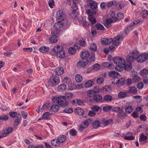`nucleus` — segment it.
<instances>
[{
    "mask_svg": "<svg viewBox=\"0 0 148 148\" xmlns=\"http://www.w3.org/2000/svg\"><path fill=\"white\" fill-rule=\"evenodd\" d=\"M66 88V86L64 84L60 85L58 87V89L60 91H63Z\"/></svg>",
    "mask_w": 148,
    "mask_h": 148,
    "instance_id": "35",
    "label": "nucleus"
},
{
    "mask_svg": "<svg viewBox=\"0 0 148 148\" xmlns=\"http://www.w3.org/2000/svg\"><path fill=\"white\" fill-rule=\"evenodd\" d=\"M104 99L106 101L110 102L112 100V97L110 95H106L104 97Z\"/></svg>",
    "mask_w": 148,
    "mask_h": 148,
    "instance_id": "45",
    "label": "nucleus"
},
{
    "mask_svg": "<svg viewBox=\"0 0 148 148\" xmlns=\"http://www.w3.org/2000/svg\"><path fill=\"white\" fill-rule=\"evenodd\" d=\"M64 72V70L62 67H58L56 69V74L58 75H62Z\"/></svg>",
    "mask_w": 148,
    "mask_h": 148,
    "instance_id": "21",
    "label": "nucleus"
},
{
    "mask_svg": "<svg viewBox=\"0 0 148 148\" xmlns=\"http://www.w3.org/2000/svg\"><path fill=\"white\" fill-rule=\"evenodd\" d=\"M59 52V53L58 52L57 55V56L59 58H62L65 56V52L64 50H62V51H61Z\"/></svg>",
    "mask_w": 148,
    "mask_h": 148,
    "instance_id": "38",
    "label": "nucleus"
},
{
    "mask_svg": "<svg viewBox=\"0 0 148 148\" xmlns=\"http://www.w3.org/2000/svg\"><path fill=\"white\" fill-rule=\"evenodd\" d=\"M51 42L53 43H55L58 41L57 36L55 35H52L50 38Z\"/></svg>",
    "mask_w": 148,
    "mask_h": 148,
    "instance_id": "34",
    "label": "nucleus"
},
{
    "mask_svg": "<svg viewBox=\"0 0 148 148\" xmlns=\"http://www.w3.org/2000/svg\"><path fill=\"white\" fill-rule=\"evenodd\" d=\"M126 5L125 3H119L117 8L118 10H120L123 8Z\"/></svg>",
    "mask_w": 148,
    "mask_h": 148,
    "instance_id": "54",
    "label": "nucleus"
},
{
    "mask_svg": "<svg viewBox=\"0 0 148 148\" xmlns=\"http://www.w3.org/2000/svg\"><path fill=\"white\" fill-rule=\"evenodd\" d=\"M113 122V121L112 119H110L107 120L103 119L102 121L103 124L106 126L112 124Z\"/></svg>",
    "mask_w": 148,
    "mask_h": 148,
    "instance_id": "23",
    "label": "nucleus"
},
{
    "mask_svg": "<svg viewBox=\"0 0 148 148\" xmlns=\"http://www.w3.org/2000/svg\"><path fill=\"white\" fill-rule=\"evenodd\" d=\"M126 92L124 91H121L119 93L118 96L120 98L125 97L127 95Z\"/></svg>",
    "mask_w": 148,
    "mask_h": 148,
    "instance_id": "37",
    "label": "nucleus"
},
{
    "mask_svg": "<svg viewBox=\"0 0 148 148\" xmlns=\"http://www.w3.org/2000/svg\"><path fill=\"white\" fill-rule=\"evenodd\" d=\"M102 99V97L101 95H95L93 97V100L97 102L101 101Z\"/></svg>",
    "mask_w": 148,
    "mask_h": 148,
    "instance_id": "24",
    "label": "nucleus"
},
{
    "mask_svg": "<svg viewBox=\"0 0 148 148\" xmlns=\"http://www.w3.org/2000/svg\"><path fill=\"white\" fill-rule=\"evenodd\" d=\"M86 13L88 14V15H92L95 14H96V12L90 9L88 10L86 12Z\"/></svg>",
    "mask_w": 148,
    "mask_h": 148,
    "instance_id": "50",
    "label": "nucleus"
},
{
    "mask_svg": "<svg viewBox=\"0 0 148 148\" xmlns=\"http://www.w3.org/2000/svg\"><path fill=\"white\" fill-rule=\"evenodd\" d=\"M75 47H71L69 49L68 52L69 54L73 55L75 53Z\"/></svg>",
    "mask_w": 148,
    "mask_h": 148,
    "instance_id": "49",
    "label": "nucleus"
},
{
    "mask_svg": "<svg viewBox=\"0 0 148 148\" xmlns=\"http://www.w3.org/2000/svg\"><path fill=\"white\" fill-rule=\"evenodd\" d=\"M138 53V52L135 50L132 51V52H130V54H131L132 56L135 57L136 58Z\"/></svg>",
    "mask_w": 148,
    "mask_h": 148,
    "instance_id": "59",
    "label": "nucleus"
},
{
    "mask_svg": "<svg viewBox=\"0 0 148 148\" xmlns=\"http://www.w3.org/2000/svg\"><path fill=\"white\" fill-rule=\"evenodd\" d=\"M87 5L90 6L92 9H96L97 7V3L92 0H87L86 1Z\"/></svg>",
    "mask_w": 148,
    "mask_h": 148,
    "instance_id": "10",
    "label": "nucleus"
},
{
    "mask_svg": "<svg viewBox=\"0 0 148 148\" xmlns=\"http://www.w3.org/2000/svg\"><path fill=\"white\" fill-rule=\"evenodd\" d=\"M103 92H109L111 90V88L109 86H106L102 88Z\"/></svg>",
    "mask_w": 148,
    "mask_h": 148,
    "instance_id": "43",
    "label": "nucleus"
},
{
    "mask_svg": "<svg viewBox=\"0 0 148 148\" xmlns=\"http://www.w3.org/2000/svg\"><path fill=\"white\" fill-rule=\"evenodd\" d=\"M96 27L98 29L100 30H103L104 29L103 26L102 25L99 23H97L96 24Z\"/></svg>",
    "mask_w": 148,
    "mask_h": 148,
    "instance_id": "57",
    "label": "nucleus"
},
{
    "mask_svg": "<svg viewBox=\"0 0 148 148\" xmlns=\"http://www.w3.org/2000/svg\"><path fill=\"white\" fill-rule=\"evenodd\" d=\"M56 18L57 20H61L62 21L66 19L62 11L60 10L57 12L56 14Z\"/></svg>",
    "mask_w": 148,
    "mask_h": 148,
    "instance_id": "9",
    "label": "nucleus"
},
{
    "mask_svg": "<svg viewBox=\"0 0 148 148\" xmlns=\"http://www.w3.org/2000/svg\"><path fill=\"white\" fill-rule=\"evenodd\" d=\"M85 60H83L80 61L77 63V66L78 67L80 68L81 67H83L85 66L88 63V62H85Z\"/></svg>",
    "mask_w": 148,
    "mask_h": 148,
    "instance_id": "28",
    "label": "nucleus"
},
{
    "mask_svg": "<svg viewBox=\"0 0 148 148\" xmlns=\"http://www.w3.org/2000/svg\"><path fill=\"white\" fill-rule=\"evenodd\" d=\"M101 123L98 120H95L92 123V125L95 129H97L99 127Z\"/></svg>",
    "mask_w": 148,
    "mask_h": 148,
    "instance_id": "29",
    "label": "nucleus"
},
{
    "mask_svg": "<svg viewBox=\"0 0 148 148\" xmlns=\"http://www.w3.org/2000/svg\"><path fill=\"white\" fill-rule=\"evenodd\" d=\"M75 112L79 115H82L84 114V111L83 109L81 108L78 107L75 109Z\"/></svg>",
    "mask_w": 148,
    "mask_h": 148,
    "instance_id": "16",
    "label": "nucleus"
},
{
    "mask_svg": "<svg viewBox=\"0 0 148 148\" xmlns=\"http://www.w3.org/2000/svg\"><path fill=\"white\" fill-rule=\"evenodd\" d=\"M75 79L76 81L78 83L80 82L82 80V76L79 74L76 75Z\"/></svg>",
    "mask_w": 148,
    "mask_h": 148,
    "instance_id": "40",
    "label": "nucleus"
},
{
    "mask_svg": "<svg viewBox=\"0 0 148 148\" xmlns=\"http://www.w3.org/2000/svg\"><path fill=\"white\" fill-rule=\"evenodd\" d=\"M89 48L90 50L93 51H96L97 49L96 45L94 43L91 44Z\"/></svg>",
    "mask_w": 148,
    "mask_h": 148,
    "instance_id": "36",
    "label": "nucleus"
},
{
    "mask_svg": "<svg viewBox=\"0 0 148 148\" xmlns=\"http://www.w3.org/2000/svg\"><path fill=\"white\" fill-rule=\"evenodd\" d=\"M49 48L48 47L42 46L39 49V51L41 52L44 53L48 52L49 50Z\"/></svg>",
    "mask_w": 148,
    "mask_h": 148,
    "instance_id": "30",
    "label": "nucleus"
},
{
    "mask_svg": "<svg viewBox=\"0 0 148 148\" xmlns=\"http://www.w3.org/2000/svg\"><path fill=\"white\" fill-rule=\"evenodd\" d=\"M123 67L125 70L127 71H130L132 69V66L131 62H127L126 64L125 63L124 64Z\"/></svg>",
    "mask_w": 148,
    "mask_h": 148,
    "instance_id": "14",
    "label": "nucleus"
},
{
    "mask_svg": "<svg viewBox=\"0 0 148 148\" xmlns=\"http://www.w3.org/2000/svg\"><path fill=\"white\" fill-rule=\"evenodd\" d=\"M148 73V71L146 69H143L140 71V74L141 76H145Z\"/></svg>",
    "mask_w": 148,
    "mask_h": 148,
    "instance_id": "48",
    "label": "nucleus"
},
{
    "mask_svg": "<svg viewBox=\"0 0 148 148\" xmlns=\"http://www.w3.org/2000/svg\"><path fill=\"white\" fill-rule=\"evenodd\" d=\"M113 40V39L112 38H104L102 40V42L103 44L109 45L110 44Z\"/></svg>",
    "mask_w": 148,
    "mask_h": 148,
    "instance_id": "22",
    "label": "nucleus"
},
{
    "mask_svg": "<svg viewBox=\"0 0 148 148\" xmlns=\"http://www.w3.org/2000/svg\"><path fill=\"white\" fill-rule=\"evenodd\" d=\"M21 122L20 119H16L14 122V126L17 127L18 126Z\"/></svg>",
    "mask_w": 148,
    "mask_h": 148,
    "instance_id": "60",
    "label": "nucleus"
},
{
    "mask_svg": "<svg viewBox=\"0 0 148 148\" xmlns=\"http://www.w3.org/2000/svg\"><path fill=\"white\" fill-rule=\"evenodd\" d=\"M60 106L57 104L53 105L50 108V110L51 111L56 112H58L60 109Z\"/></svg>",
    "mask_w": 148,
    "mask_h": 148,
    "instance_id": "19",
    "label": "nucleus"
},
{
    "mask_svg": "<svg viewBox=\"0 0 148 148\" xmlns=\"http://www.w3.org/2000/svg\"><path fill=\"white\" fill-rule=\"evenodd\" d=\"M123 67V65H120L119 64H117L115 67V69L116 70L120 71L122 70Z\"/></svg>",
    "mask_w": 148,
    "mask_h": 148,
    "instance_id": "46",
    "label": "nucleus"
},
{
    "mask_svg": "<svg viewBox=\"0 0 148 148\" xmlns=\"http://www.w3.org/2000/svg\"><path fill=\"white\" fill-rule=\"evenodd\" d=\"M100 107L96 105H94L92 108V110L93 112H97L99 110Z\"/></svg>",
    "mask_w": 148,
    "mask_h": 148,
    "instance_id": "51",
    "label": "nucleus"
},
{
    "mask_svg": "<svg viewBox=\"0 0 148 148\" xmlns=\"http://www.w3.org/2000/svg\"><path fill=\"white\" fill-rule=\"evenodd\" d=\"M132 79L134 82H137L140 81V77L137 75L132 78Z\"/></svg>",
    "mask_w": 148,
    "mask_h": 148,
    "instance_id": "61",
    "label": "nucleus"
},
{
    "mask_svg": "<svg viewBox=\"0 0 148 148\" xmlns=\"http://www.w3.org/2000/svg\"><path fill=\"white\" fill-rule=\"evenodd\" d=\"M69 89L71 90L75 89L76 88V85L75 84H69Z\"/></svg>",
    "mask_w": 148,
    "mask_h": 148,
    "instance_id": "63",
    "label": "nucleus"
},
{
    "mask_svg": "<svg viewBox=\"0 0 148 148\" xmlns=\"http://www.w3.org/2000/svg\"><path fill=\"white\" fill-rule=\"evenodd\" d=\"M116 82L114 83V82H112V84H117L120 86L123 85L125 82V80L124 78H121L120 79H117L116 80Z\"/></svg>",
    "mask_w": 148,
    "mask_h": 148,
    "instance_id": "15",
    "label": "nucleus"
},
{
    "mask_svg": "<svg viewBox=\"0 0 148 148\" xmlns=\"http://www.w3.org/2000/svg\"><path fill=\"white\" fill-rule=\"evenodd\" d=\"M77 131L73 129H72L70 130L69 133L70 135L73 136H75L77 134Z\"/></svg>",
    "mask_w": 148,
    "mask_h": 148,
    "instance_id": "53",
    "label": "nucleus"
},
{
    "mask_svg": "<svg viewBox=\"0 0 148 148\" xmlns=\"http://www.w3.org/2000/svg\"><path fill=\"white\" fill-rule=\"evenodd\" d=\"M113 20L112 19L108 18L106 19V21L104 23L105 26L108 28H109L111 26V23L113 22Z\"/></svg>",
    "mask_w": 148,
    "mask_h": 148,
    "instance_id": "17",
    "label": "nucleus"
},
{
    "mask_svg": "<svg viewBox=\"0 0 148 148\" xmlns=\"http://www.w3.org/2000/svg\"><path fill=\"white\" fill-rule=\"evenodd\" d=\"M93 82L91 80L87 81L84 84V86L86 88H88L92 87L93 85Z\"/></svg>",
    "mask_w": 148,
    "mask_h": 148,
    "instance_id": "25",
    "label": "nucleus"
},
{
    "mask_svg": "<svg viewBox=\"0 0 148 148\" xmlns=\"http://www.w3.org/2000/svg\"><path fill=\"white\" fill-rule=\"evenodd\" d=\"M51 144L54 146H58L60 144L58 138L54 139L52 140Z\"/></svg>",
    "mask_w": 148,
    "mask_h": 148,
    "instance_id": "26",
    "label": "nucleus"
},
{
    "mask_svg": "<svg viewBox=\"0 0 148 148\" xmlns=\"http://www.w3.org/2000/svg\"><path fill=\"white\" fill-rule=\"evenodd\" d=\"M112 107L106 105L102 107V109L103 111L105 112H108L110 111L112 109Z\"/></svg>",
    "mask_w": 148,
    "mask_h": 148,
    "instance_id": "32",
    "label": "nucleus"
},
{
    "mask_svg": "<svg viewBox=\"0 0 148 148\" xmlns=\"http://www.w3.org/2000/svg\"><path fill=\"white\" fill-rule=\"evenodd\" d=\"M73 96L72 93L68 92L65 93L63 95L60 96V97L63 99L66 100L71 98Z\"/></svg>",
    "mask_w": 148,
    "mask_h": 148,
    "instance_id": "11",
    "label": "nucleus"
},
{
    "mask_svg": "<svg viewBox=\"0 0 148 148\" xmlns=\"http://www.w3.org/2000/svg\"><path fill=\"white\" fill-rule=\"evenodd\" d=\"M49 5L51 8H53L54 6V2L53 0H49L48 2Z\"/></svg>",
    "mask_w": 148,
    "mask_h": 148,
    "instance_id": "62",
    "label": "nucleus"
},
{
    "mask_svg": "<svg viewBox=\"0 0 148 148\" xmlns=\"http://www.w3.org/2000/svg\"><path fill=\"white\" fill-rule=\"evenodd\" d=\"M109 75L111 77L116 78L114 79L115 81L120 76V75L118 72L114 71L110 72L109 73Z\"/></svg>",
    "mask_w": 148,
    "mask_h": 148,
    "instance_id": "12",
    "label": "nucleus"
},
{
    "mask_svg": "<svg viewBox=\"0 0 148 148\" xmlns=\"http://www.w3.org/2000/svg\"><path fill=\"white\" fill-rule=\"evenodd\" d=\"M117 18H116V20L117 19L118 20H120L123 18L124 17V15L123 13L122 12H119L118 13L117 15Z\"/></svg>",
    "mask_w": 148,
    "mask_h": 148,
    "instance_id": "44",
    "label": "nucleus"
},
{
    "mask_svg": "<svg viewBox=\"0 0 148 148\" xmlns=\"http://www.w3.org/2000/svg\"><path fill=\"white\" fill-rule=\"evenodd\" d=\"M113 62L115 64H119L120 65H123L125 63V60L123 58L120 57H114L113 60Z\"/></svg>",
    "mask_w": 148,
    "mask_h": 148,
    "instance_id": "5",
    "label": "nucleus"
},
{
    "mask_svg": "<svg viewBox=\"0 0 148 148\" xmlns=\"http://www.w3.org/2000/svg\"><path fill=\"white\" fill-rule=\"evenodd\" d=\"M92 121V120L91 119H88L85 120L84 123V125L87 127L90 123Z\"/></svg>",
    "mask_w": 148,
    "mask_h": 148,
    "instance_id": "42",
    "label": "nucleus"
},
{
    "mask_svg": "<svg viewBox=\"0 0 148 148\" xmlns=\"http://www.w3.org/2000/svg\"><path fill=\"white\" fill-rule=\"evenodd\" d=\"M60 97H54L53 99L54 102H56L60 106L63 108L67 107L69 105V102L65 100H63Z\"/></svg>",
    "mask_w": 148,
    "mask_h": 148,
    "instance_id": "2",
    "label": "nucleus"
},
{
    "mask_svg": "<svg viewBox=\"0 0 148 148\" xmlns=\"http://www.w3.org/2000/svg\"><path fill=\"white\" fill-rule=\"evenodd\" d=\"M60 82V79L57 76L51 77L49 79V83L53 86L58 85Z\"/></svg>",
    "mask_w": 148,
    "mask_h": 148,
    "instance_id": "3",
    "label": "nucleus"
},
{
    "mask_svg": "<svg viewBox=\"0 0 148 148\" xmlns=\"http://www.w3.org/2000/svg\"><path fill=\"white\" fill-rule=\"evenodd\" d=\"M63 50V48L62 46H60L59 45L55 47L52 50V51L55 53H57L59 52L62 51Z\"/></svg>",
    "mask_w": 148,
    "mask_h": 148,
    "instance_id": "13",
    "label": "nucleus"
},
{
    "mask_svg": "<svg viewBox=\"0 0 148 148\" xmlns=\"http://www.w3.org/2000/svg\"><path fill=\"white\" fill-rule=\"evenodd\" d=\"M13 130V128L11 127L7 128L3 131V134L1 135L2 137L6 136L11 134Z\"/></svg>",
    "mask_w": 148,
    "mask_h": 148,
    "instance_id": "7",
    "label": "nucleus"
},
{
    "mask_svg": "<svg viewBox=\"0 0 148 148\" xmlns=\"http://www.w3.org/2000/svg\"><path fill=\"white\" fill-rule=\"evenodd\" d=\"M73 110L71 108H68L65 109L64 110V112L67 113H71L73 112Z\"/></svg>",
    "mask_w": 148,
    "mask_h": 148,
    "instance_id": "58",
    "label": "nucleus"
},
{
    "mask_svg": "<svg viewBox=\"0 0 148 148\" xmlns=\"http://www.w3.org/2000/svg\"><path fill=\"white\" fill-rule=\"evenodd\" d=\"M115 13L113 11H110L109 13L108 16L110 17V19H112L113 21H116V18L115 17Z\"/></svg>",
    "mask_w": 148,
    "mask_h": 148,
    "instance_id": "33",
    "label": "nucleus"
},
{
    "mask_svg": "<svg viewBox=\"0 0 148 148\" xmlns=\"http://www.w3.org/2000/svg\"><path fill=\"white\" fill-rule=\"evenodd\" d=\"M148 58V54L144 53L140 54L137 58V61L139 63L143 62L145 61Z\"/></svg>",
    "mask_w": 148,
    "mask_h": 148,
    "instance_id": "6",
    "label": "nucleus"
},
{
    "mask_svg": "<svg viewBox=\"0 0 148 148\" xmlns=\"http://www.w3.org/2000/svg\"><path fill=\"white\" fill-rule=\"evenodd\" d=\"M147 139V137L143 133L140 134L139 136V141L140 142H146V140Z\"/></svg>",
    "mask_w": 148,
    "mask_h": 148,
    "instance_id": "18",
    "label": "nucleus"
},
{
    "mask_svg": "<svg viewBox=\"0 0 148 148\" xmlns=\"http://www.w3.org/2000/svg\"><path fill=\"white\" fill-rule=\"evenodd\" d=\"M97 83L99 84H102L104 81V79L103 78H99L97 79Z\"/></svg>",
    "mask_w": 148,
    "mask_h": 148,
    "instance_id": "64",
    "label": "nucleus"
},
{
    "mask_svg": "<svg viewBox=\"0 0 148 148\" xmlns=\"http://www.w3.org/2000/svg\"><path fill=\"white\" fill-rule=\"evenodd\" d=\"M100 67L101 66L100 65L98 64H97L93 65L92 69L95 71H97L99 69Z\"/></svg>",
    "mask_w": 148,
    "mask_h": 148,
    "instance_id": "52",
    "label": "nucleus"
},
{
    "mask_svg": "<svg viewBox=\"0 0 148 148\" xmlns=\"http://www.w3.org/2000/svg\"><path fill=\"white\" fill-rule=\"evenodd\" d=\"M57 138L60 144L63 143L66 138V137L64 135H60Z\"/></svg>",
    "mask_w": 148,
    "mask_h": 148,
    "instance_id": "31",
    "label": "nucleus"
},
{
    "mask_svg": "<svg viewBox=\"0 0 148 148\" xmlns=\"http://www.w3.org/2000/svg\"><path fill=\"white\" fill-rule=\"evenodd\" d=\"M51 113L49 112H46L42 115V117L44 119H47Z\"/></svg>",
    "mask_w": 148,
    "mask_h": 148,
    "instance_id": "56",
    "label": "nucleus"
},
{
    "mask_svg": "<svg viewBox=\"0 0 148 148\" xmlns=\"http://www.w3.org/2000/svg\"><path fill=\"white\" fill-rule=\"evenodd\" d=\"M141 14L142 15L143 19H145L147 18L146 15H148V10H143L141 12Z\"/></svg>",
    "mask_w": 148,
    "mask_h": 148,
    "instance_id": "41",
    "label": "nucleus"
},
{
    "mask_svg": "<svg viewBox=\"0 0 148 148\" xmlns=\"http://www.w3.org/2000/svg\"><path fill=\"white\" fill-rule=\"evenodd\" d=\"M89 21L91 22V24L92 25L94 24L97 22L96 19L92 15H88V17Z\"/></svg>",
    "mask_w": 148,
    "mask_h": 148,
    "instance_id": "27",
    "label": "nucleus"
},
{
    "mask_svg": "<svg viewBox=\"0 0 148 148\" xmlns=\"http://www.w3.org/2000/svg\"><path fill=\"white\" fill-rule=\"evenodd\" d=\"M136 58L132 55L131 54H129L127 57V62H131L136 60Z\"/></svg>",
    "mask_w": 148,
    "mask_h": 148,
    "instance_id": "20",
    "label": "nucleus"
},
{
    "mask_svg": "<svg viewBox=\"0 0 148 148\" xmlns=\"http://www.w3.org/2000/svg\"><path fill=\"white\" fill-rule=\"evenodd\" d=\"M123 36L119 35L116 36L112 41V44L114 45H118L123 39Z\"/></svg>",
    "mask_w": 148,
    "mask_h": 148,
    "instance_id": "8",
    "label": "nucleus"
},
{
    "mask_svg": "<svg viewBox=\"0 0 148 148\" xmlns=\"http://www.w3.org/2000/svg\"><path fill=\"white\" fill-rule=\"evenodd\" d=\"M67 19L61 20L58 22L54 25V28L57 29H59L62 28L63 26L67 24Z\"/></svg>",
    "mask_w": 148,
    "mask_h": 148,
    "instance_id": "4",
    "label": "nucleus"
},
{
    "mask_svg": "<svg viewBox=\"0 0 148 148\" xmlns=\"http://www.w3.org/2000/svg\"><path fill=\"white\" fill-rule=\"evenodd\" d=\"M133 109L131 106H128L125 108V110L126 112L130 113L133 111Z\"/></svg>",
    "mask_w": 148,
    "mask_h": 148,
    "instance_id": "47",
    "label": "nucleus"
},
{
    "mask_svg": "<svg viewBox=\"0 0 148 148\" xmlns=\"http://www.w3.org/2000/svg\"><path fill=\"white\" fill-rule=\"evenodd\" d=\"M116 3V1H111L108 2L106 4V7L108 8H110L114 4H115Z\"/></svg>",
    "mask_w": 148,
    "mask_h": 148,
    "instance_id": "55",
    "label": "nucleus"
},
{
    "mask_svg": "<svg viewBox=\"0 0 148 148\" xmlns=\"http://www.w3.org/2000/svg\"><path fill=\"white\" fill-rule=\"evenodd\" d=\"M129 92L131 93H136L137 92L136 88L134 86H132L130 88Z\"/></svg>",
    "mask_w": 148,
    "mask_h": 148,
    "instance_id": "39",
    "label": "nucleus"
},
{
    "mask_svg": "<svg viewBox=\"0 0 148 148\" xmlns=\"http://www.w3.org/2000/svg\"><path fill=\"white\" fill-rule=\"evenodd\" d=\"M80 56L83 60L85 59V61L88 62H93L95 60V54L92 52L89 53L86 50L82 52Z\"/></svg>",
    "mask_w": 148,
    "mask_h": 148,
    "instance_id": "1",
    "label": "nucleus"
}]
</instances>
